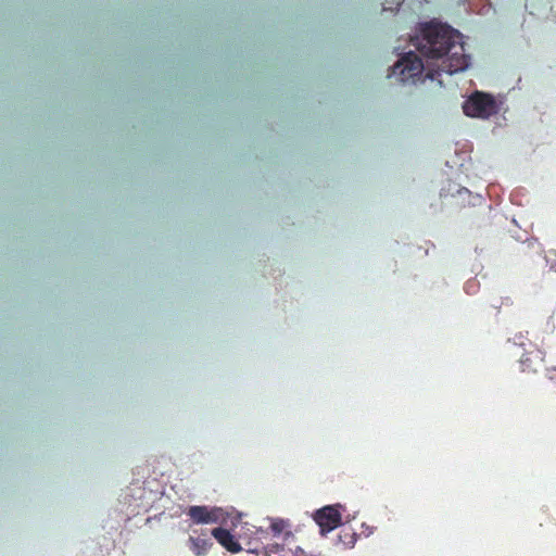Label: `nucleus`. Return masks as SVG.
Returning a JSON list of instances; mask_svg holds the SVG:
<instances>
[{"instance_id":"obj_1","label":"nucleus","mask_w":556,"mask_h":556,"mask_svg":"<svg viewBox=\"0 0 556 556\" xmlns=\"http://www.w3.org/2000/svg\"><path fill=\"white\" fill-rule=\"evenodd\" d=\"M460 34L447 25L429 23L421 27V37L416 38L417 50L429 60H440L438 70L427 73V77L434 79L441 72L454 74L464 71L469 65V56L465 54L463 43H458Z\"/></svg>"},{"instance_id":"obj_2","label":"nucleus","mask_w":556,"mask_h":556,"mask_svg":"<svg viewBox=\"0 0 556 556\" xmlns=\"http://www.w3.org/2000/svg\"><path fill=\"white\" fill-rule=\"evenodd\" d=\"M464 113L470 117L488 118L497 112L493 96L475 91L463 105Z\"/></svg>"},{"instance_id":"obj_3","label":"nucleus","mask_w":556,"mask_h":556,"mask_svg":"<svg viewBox=\"0 0 556 556\" xmlns=\"http://www.w3.org/2000/svg\"><path fill=\"white\" fill-rule=\"evenodd\" d=\"M425 65L422 60L414 52H408L402 56L393 66V74L399 76L402 83H416L420 78Z\"/></svg>"},{"instance_id":"obj_4","label":"nucleus","mask_w":556,"mask_h":556,"mask_svg":"<svg viewBox=\"0 0 556 556\" xmlns=\"http://www.w3.org/2000/svg\"><path fill=\"white\" fill-rule=\"evenodd\" d=\"M187 515L198 525H227V519L230 517L228 511L215 506H190Z\"/></svg>"},{"instance_id":"obj_5","label":"nucleus","mask_w":556,"mask_h":556,"mask_svg":"<svg viewBox=\"0 0 556 556\" xmlns=\"http://www.w3.org/2000/svg\"><path fill=\"white\" fill-rule=\"evenodd\" d=\"M345 507L341 504L327 505L314 514V520L320 528L321 534H326L340 526Z\"/></svg>"},{"instance_id":"obj_6","label":"nucleus","mask_w":556,"mask_h":556,"mask_svg":"<svg viewBox=\"0 0 556 556\" xmlns=\"http://www.w3.org/2000/svg\"><path fill=\"white\" fill-rule=\"evenodd\" d=\"M280 540H275L266 546L268 556H299L302 555L304 549L296 543L293 533H287Z\"/></svg>"},{"instance_id":"obj_7","label":"nucleus","mask_w":556,"mask_h":556,"mask_svg":"<svg viewBox=\"0 0 556 556\" xmlns=\"http://www.w3.org/2000/svg\"><path fill=\"white\" fill-rule=\"evenodd\" d=\"M212 535L217 542L231 553H237L241 549L240 544L235 540L233 535L224 528H216L212 531Z\"/></svg>"},{"instance_id":"obj_8","label":"nucleus","mask_w":556,"mask_h":556,"mask_svg":"<svg viewBox=\"0 0 556 556\" xmlns=\"http://www.w3.org/2000/svg\"><path fill=\"white\" fill-rule=\"evenodd\" d=\"M211 546L210 538H194L191 535L188 540V547L195 556H204Z\"/></svg>"},{"instance_id":"obj_9","label":"nucleus","mask_w":556,"mask_h":556,"mask_svg":"<svg viewBox=\"0 0 556 556\" xmlns=\"http://www.w3.org/2000/svg\"><path fill=\"white\" fill-rule=\"evenodd\" d=\"M270 530L273 532L274 541L280 540L282 536H287V533H293L291 531V523L288 520L274 518L270 520Z\"/></svg>"},{"instance_id":"obj_10","label":"nucleus","mask_w":556,"mask_h":556,"mask_svg":"<svg viewBox=\"0 0 556 556\" xmlns=\"http://www.w3.org/2000/svg\"><path fill=\"white\" fill-rule=\"evenodd\" d=\"M404 2V0H392V4H394L395 7L393 8L392 5L390 7H387V3H383V11H387V10H390V11H394V10H397L399 7Z\"/></svg>"},{"instance_id":"obj_11","label":"nucleus","mask_w":556,"mask_h":556,"mask_svg":"<svg viewBox=\"0 0 556 556\" xmlns=\"http://www.w3.org/2000/svg\"><path fill=\"white\" fill-rule=\"evenodd\" d=\"M547 377L549 380H553L556 382V367L547 369Z\"/></svg>"},{"instance_id":"obj_12","label":"nucleus","mask_w":556,"mask_h":556,"mask_svg":"<svg viewBox=\"0 0 556 556\" xmlns=\"http://www.w3.org/2000/svg\"><path fill=\"white\" fill-rule=\"evenodd\" d=\"M528 362H530V358H529V357H526V358H522V359H521V364H522V365H526Z\"/></svg>"},{"instance_id":"obj_13","label":"nucleus","mask_w":556,"mask_h":556,"mask_svg":"<svg viewBox=\"0 0 556 556\" xmlns=\"http://www.w3.org/2000/svg\"><path fill=\"white\" fill-rule=\"evenodd\" d=\"M350 519H355V516H352V517L348 516L346 521H349Z\"/></svg>"}]
</instances>
